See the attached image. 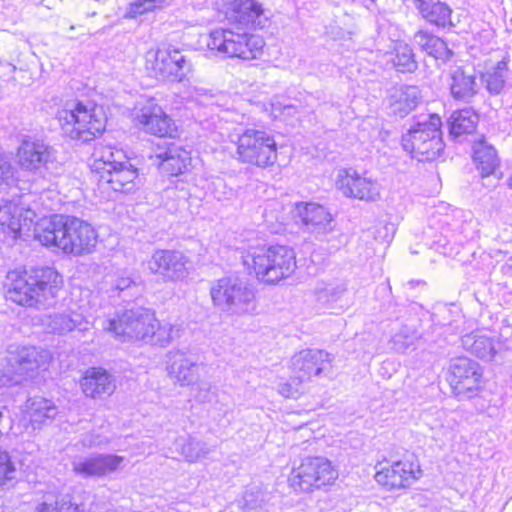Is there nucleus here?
Here are the masks:
<instances>
[{
    "label": "nucleus",
    "instance_id": "1",
    "mask_svg": "<svg viewBox=\"0 0 512 512\" xmlns=\"http://www.w3.org/2000/svg\"><path fill=\"white\" fill-rule=\"evenodd\" d=\"M34 236L43 246L74 255L89 253L97 243L93 227L78 218L42 219L35 226Z\"/></svg>",
    "mask_w": 512,
    "mask_h": 512
},
{
    "label": "nucleus",
    "instance_id": "2",
    "mask_svg": "<svg viewBox=\"0 0 512 512\" xmlns=\"http://www.w3.org/2000/svg\"><path fill=\"white\" fill-rule=\"evenodd\" d=\"M62 284L59 273L50 267L30 271L15 269L6 275V297L20 305L33 306L55 296Z\"/></svg>",
    "mask_w": 512,
    "mask_h": 512
},
{
    "label": "nucleus",
    "instance_id": "3",
    "mask_svg": "<svg viewBox=\"0 0 512 512\" xmlns=\"http://www.w3.org/2000/svg\"><path fill=\"white\" fill-rule=\"evenodd\" d=\"M242 260L257 280L265 284L278 283L296 269V254L286 245L250 246L243 253Z\"/></svg>",
    "mask_w": 512,
    "mask_h": 512
},
{
    "label": "nucleus",
    "instance_id": "4",
    "mask_svg": "<svg viewBox=\"0 0 512 512\" xmlns=\"http://www.w3.org/2000/svg\"><path fill=\"white\" fill-rule=\"evenodd\" d=\"M63 134L81 142L100 136L106 128L107 117L102 106L92 101L70 100L57 112Z\"/></svg>",
    "mask_w": 512,
    "mask_h": 512
},
{
    "label": "nucleus",
    "instance_id": "5",
    "mask_svg": "<svg viewBox=\"0 0 512 512\" xmlns=\"http://www.w3.org/2000/svg\"><path fill=\"white\" fill-rule=\"evenodd\" d=\"M230 139L236 146L235 159L242 164L266 168L277 161L276 141L264 130L246 128Z\"/></svg>",
    "mask_w": 512,
    "mask_h": 512
},
{
    "label": "nucleus",
    "instance_id": "6",
    "mask_svg": "<svg viewBox=\"0 0 512 512\" xmlns=\"http://www.w3.org/2000/svg\"><path fill=\"white\" fill-rule=\"evenodd\" d=\"M145 69L159 81L180 83L194 72V64L181 50L169 45L149 49L145 54Z\"/></svg>",
    "mask_w": 512,
    "mask_h": 512
},
{
    "label": "nucleus",
    "instance_id": "7",
    "mask_svg": "<svg viewBox=\"0 0 512 512\" xmlns=\"http://www.w3.org/2000/svg\"><path fill=\"white\" fill-rule=\"evenodd\" d=\"M213 305L228 314H244L254 309L255 293L250 284L237 276L222 277L210 288Z\"/></svg>",
    "mask_w": 512,
    "mask_h": 512
},
{
    "label": "nucleus",
    "instance_id": "8",
    "mask_svg": "<svg viewBox=\"0 0 512 512\" xmlns=\"http://www.w3.org/2000/svg\"><path fill=\"white\" fill-rule=\"evenodd\" d=\"M441 119L429 115L424 121L414 125L402 138V146L418 161L434 160L444 149L441 137Z\"/></svg>",
    "mask_w": 512,
    "mask_h": 512
},
{
    "label": "nucleus",
    "instance_id": "9",
    "mask_svg": "<svg viewBox=\"0 0 512 512\" xmlns=\"http://www.w3.org/2000/svg\"><path fill=\"white\" fill-rule=\"evenodd\" d=\"M265 42L258 35L232 29H215L209 34L207 47L210 50L242 60H252L262 54Z\"/></svg>",
    "mask_w": 512,
    "mask_h": 512
},
{
    "label": "nucleus",
    "instance_id": "10",
    "mask_svg": "<svg viewBox=\"0 0 512 512\" xmlns=\"http://www.w3.org/2000/svg\"><path fill=\"white\" fill-rule=\"evenodd\" d=\"M338 478V470L332 462L323 456L306 457L289 476L294 490L311 492L332 485Z\"/></svg>",
    "mask_w": 512,
    "mask_h": 512
},
{
    "label": "nucleus",
    "instance_id": "11",
    "mask_svg": "<svg viewBox=\"0 0 512 512\" xmlns=\"http://www.w3.org/2000/svg\"><path fill=\"white\" fill-rule=\"evenodd\" d=\"M157 325L155 314L145 308L125 311L118 320L108 319L103 322V329L114 333L123 340H140L148 343L151 331Z\"/></svg>",
    "mask_w": 512,
    "mask_h": 512
},
{
    "label": "nucleus",
    "instance_id": "12",
    "mask_svg": "<svg viewBox=\"0 0 512 512\" xmlns=\"http://www.w3.org/2000/svg\"><path fill=\"white\" fill-rule=\"evenodd\" d=\"M51 360L49 351L36 347H23L8 359L9 366L2 376L1 385H15L39 370L47 369Z\"/></svg>",
    "mask_w": 512,
    "mask_h": 512
},
{
    "label": "nucleus",
    "instance_id": "13",
    "mask_svg": "<svg viewBox=\"0 0 512 512\" xmlns=\"http://www.w3.org/2000/svg\"><path fill=\"white\" fill-rule=\"evenodd\" d=\"M447 379L456 396L470 399L482 387V370L477 362L467 357H459L451 361Z\"/></svg>",
    "mask_w": 512,
    "mask_h": 512
},
{
    "label": "nucleus",
    "instance_id": "14",
    "mask_svg": "<svg viewBox=\"0 0 512 512\" xmlns=\"http://www.w3.org/2000/svg\"><path fill=\"white\" fill-rule=\"evenodd\" d=\"M334 356L322 349H303L290 359V370L294 381L309 382L313 377L330 373Z\"/></svg>",
    "mask_w": 512,
    "mask_h": 512
},
{
    "label": "nucleus",
    "instance_id": "15",
    "mask_svg": "<svg viewBox=\"0 0 512 512\" xmlns=\"http://www.w3.org/2000/svg\"><path fill=\"white\" fill-rule=\"evenodd\" d=\"M187 263V257L179 251L158 249L147 261V268L163 282H177L188 276Z\"/></svg>",
    "mask_w": 512,
    "mask_h": 512
},
{
    "label": "nucleus",
    "instance_id": "16",
    "mask_svg": "<svg viewBox=\"0 0 512 512\" xmlns=\"http://www.w3.org/2000/svg\"><path fill=\"white\" fill-rule=\"evenodd\" d=\"M336 186L346 197L362 201L374 202L381 196V187L376 180L351 169L338 173Z\"/></svg>",
    "mask_w": 512,
    "mask_h": 512
},
{
    "label": "nucleus",
    "instance_id": "17",
    "mask_svg": "<svg viewBox=\"0 0 512 512\" xmlns=\"http://www.w3.org/2000/svg\"><path fill=\"white\" fill-rule=\"evenodd\" d=\"M422 471L418 462L403 459L386 463L375 474V480L389 489H401L412 485L420 478Z\"/></svg>",
    "mask_w": 512,
    "mask_h": 512
},
{
    "label": "nucleus",
    "instance_id": "18",
    "mask_svg": "<svg viewBox=\"0 0 512 512\" xmlns=\"http://www.w3.org/2000/svg\"><path fill=\"white\" fill-rule=\"evenodd\" d=\"M124 456L98 453L73 459L72 471L82 478H101L122 469Z\"/></svg>",
    "mask_w": 512,
    "mask_h": 512
},
{
    "label": "nucleus",
    "instance_id": "19",
    "mask_svg": "<svg viewBox=\"0 0 512 512\" xmlns=\"http://www.w3.org/2000/svg\"><path fill=\"white\" fill-rule=\"evenodd\" d=\"M200 365L195 356L184 350H171L166 355V372L176 385L190 386L198 382Z\"/></svg>",
    "mask_w": 512,
    "mask_h": 512
},
{
    "label": "nucleus",
    "instance_id": "20",
    "mask_svg": "<svg viewBox=\"0 0 512 512\" xmlns=\"http://www.w3.org/2000/svg\"><path fill=\"white\" fill-rule=\"evenodd\" d=\"M21 168L37 172L42 167L54 170L58 167L56 151L40 140H24L18 149Z\"/></svg>",
    "mask_w": 512,
    "mask_h": 512
},
{
    "label": "nucleus",
    "instance_id": "21",
    "mask_svg": "<svg viewBox=\"0 0 512 512\" xmlns=\"http://www.w3.org/2000/svg\"><path fill=\"white\" fill-rule=\"evenodd\" d=\"M145 132L159 137H173L177 131L175 122L156 103L145 105L136 116Z\"/></svg>",
    "mask_w": 512,
    "mask_h": 512
},
{
    "label": "nucleus",
    "instance_id": "22",
    "mask_svg": "<svg viewBox=\"0 0 512 512\" xmlns=\"http://www.w3.org/2000/svg\"><path fill=\"white\" fill-rule=\"evenodd\" d=\"M35 212L25 206L21 199L6 202L0 207V226L16 238L23 229H29Z\"/></svg>",
    "mask_w": 512,
    "mask_h": 512
},
{
    "label": "nucleus",
    "instance_id": "23",
    "mask_svg": "<svg viewBox=\"0 0 512 512\" xmlns=\"http://www.w3.org/2000/svg\"><path fill=\"white\" fill-rule=\"evenodd\" d=\"M296 217L310 233L323 235L331 232L332 216L330 212L317 203H298L295 207Z\"/></svg>",
    "mask_w": 512,
    "mask_h": 512
},
{
    "label": "nucleus",
    "instance_id": "24",
    "mask_svg": "<svg viewBox=\"0 0 512 512\" xmlns=\"http://www.w3.org/2000/svg\"><path fill=\"white\" fill-rule=\"evenodd\" d=\"M224 7L225 16L230 21L246 26H264L263 8L255 0H225Z\"/></svg>",
    "mask_w": 512,
    "mask_h": 512
},
{
    "label": "nucleus",
    "instance_id": "25",
    "mask_svg": "<svg viewBox=\"0 0 512 512\" xmlns=\"http://www.w3.org/2000/svg\"><path fill=\"white\" fill-rule=\"evenodd\" d=\"M99 185L108 186L115 192L131 193L140 185L138 169L128 160L108 172H102Z\"/></svg>",
    "mask_w": 512,
    "mask_h": 512
},
{
    "label": "nucleus",
    "instance_id": "26",
    "mask_svg": "<svg viewBox=\"0 0 512 512\" xmlns=\"http://www.w3.org/2000/svg\"><path fill=\"white\" fill-rule=\"evenodd\" d=\"M43 325L49 332L56 334H66L74 329L86 332L91 327L90 321L75 311H63L47 315L43 319Z\"/></svg>",
    "mask_w": 512,
    "mask_h": 512
},
{
    "label": "nucleus",
    "instance_id": "27",
    "mask_svg": "<svg viewBox=\"0 0 512 512\" xmlns=\"http://www.w3.org/2000/svg\"><path fill=\"white\" fill-rule=\"evenodd\" d=\"M80 384L84 394L93 399L111 395L116 388L112 375L102 368L87 370Z\"/></svg>",
    "mask_w": 512,
    "mask_h": 512
},
{
    "label": "nucleus",
    "instance_id": "28",
    "mask_svg": "<svg viewBox=\"0 0 512 512\" xmlns=\"http://www.w3.org/2000/svg\"><path fill=\"white\" fill-rule=\"evenodd\" d=\"M412 2L418 14L426 22L443 28L452 25V9L445 2L440 0H412Z\"/></svg>",
    "mask_w": 512,
    "mask_h": 512
},
{
    "label": "nucleus",
    "instance_id": "29",
    "mask_svg": "<svg viewBox=\"0 0 512 512\" xmlns=\"http://www.w3.org/2000/svg\"><path fill=\"white\" fill-rule=\"evenodd\" d=\"M161 169L170 174L178 175L185 172L191 164L190 153L175 144L169 145L164 151L156 154Z\"/></svg>",
    "mask_w": 512,
    "mask_h": 512
},
{
    "label": "nucleus",
    "instance_id": "30",
    "mask_svg": "<svg viewBox=\"0 0 512 512\" xmlns=\"http://www.w3.org/2000/svg\"><path fill=\"white\" fill-rule=\"evenodd\" d=\"M421 98V92L417 86L396 88L390 96L391 112L396 116L404 117L417 107Z\"/></svg>",
    "mask_w": 512,
    "mask_h": 512
},
{
    "label": "nucleus",
    "instance_id": "31",
    "mask_svg": "<svg viewBox=\"0 0 512 512\" xmlns=\"http://www.w3.org/2000/svg\"><path fill=\"white\" fill-rule=\"evenodd\" d=\"M57 413L58 409L53 402L42 397L31 398L26 403L25 418L33 430L40 429L47 421L53 420Z\"/></svg>",
    "mask_w": 512,
    "mask_h": 512
},
{
    "label": "nucleus",
    "instance_id": "32",
    "mask_svg": "<svg viewBox=\"0 0 512 512\" xmlns=\"http://www.w3.org/2000/svg\"><path fill=\"white\" fill-rule=\"evenodd\" d=\"M450 90L453 98L464 102L470 101L478 92L474 72H467L457 67L451 73Z\"/></svg>",
    "mask_w": 512,
    "mask_h": 512
},
{
    "label": "nucleus",
    "instance_id": "33",
    "mask_svg": "<svg viewBox=\"0 0 512 512\" xmlns=\"http://www.w3.org/2000/svg\"><path fill=\"white\" fill-rule=\"evenodd\" d=\"M128 160L123 150L111 145L99 144L94 149L91 167L101 175L102 172H108Z\"/></svg>",
    "mask_w": 512,
    "mask_h": 512
},
{
    "label": "nucleus",
    "instance_id": "34",
    "mask_svg": "<svg viewBox=\"0 0 512 512\" xmlns=\"http://www.w3.org/2000/svg\"><path fill=\"white\" fill-rule=\"evenodd\" d=\"M173 445L175 451L189 463H197L205 459L212 451L206 442L191 435L177 437Z\"/></svg>",
    "mask_w": 512,
    "mask_h": 512
},
{
    "label": "nucleus",
    "instance_id": "35",
    "mask_svg": "<svg viewBox=\"0 0 512 512\" xmlns=\"http://www.w3.org/2000/svg\"><path fill=\"white\" fill-rule=\"evenodd\" d=\"M462 345L466 350L484 360H492L497 349L495 341L483 334L471 333L462 337Z\"/></svg>",
    "mask_w": 512,
    "mask_h": 512
},
{
    "label": "nucleus",
    "instance_id": "36",
    "mask_svg": "<svg viewBox=\"0 0 512 512\" xmlns=\"http://www.w3.org/2000/svg\"><path fill=\"white\" fill-rule=\"evenodd\" d=\"M414 41L422 50L435 59H449L452 54L444 40L428 31H417L414 35Z\"/></svg>",
    "mask_w": 512,
    "mask_h": 512
},
{
    "label": "nucleus",
    "instance_id": "37",
    "mask_svg": "<svg viewBox=\"0 0 512 512\" xmlns=\"http://www.w3.org/2000/svg\"><path fill=\"white\" fill-rule=\"evenodd\" d=\"M473 159L483 177L492 174L498 166L495 149L483 140L474 145Z\"/></svg>",
    "mask_w": 512,
    "mask_h": 512
},
{
    "label": "nucleus",
    "instance_id": "38",
    "mask_svg": "<svg viewBox=\"0 0 512 512\" xmlns=\"http://www.w3.org/2000/svg\"><path fill=\"white\" fill-rule=\"evenodd\" d=\"M478 115L470 109L455 111L450 119V135L459 137L466 133H472L477 125Z\"/></svg>",
    "mask_w": 512,
    "mask_h": 512
},
{
    "label": "nucleus",
    "instance_id": "39",
    "mask_svg": "<svg viewBox=\"0 0 512 512\" xmlns=\"http://www.w3.org/2000/svg\"><path fill=\"white\" fill-rule=\"evenodd\" d=\"M420 337L421 335L415 327L404 324L392 335L390 343L395 352L405 353L407 350L415 348Z\"/></svg>",
    "mask_w": 512,
    "mask_h": 512
},
{
    "label": "nucleus",
    "instance_id": "40",
    "mask_svg": "<svg viewBox=\"0 0 512 512\" xmlns=\"http://www.w3.org/2000/svg\"><path fill=\"white\" fill-rule=\"evenodd\" d=\"M272 499V495L260 486H253L245 491L242 498L243 508L248 512L264 508Z\"/></svg>",
    "mask_w": 512,
    "mask_h": 512
},
{
    "label": "nucleus",
    "instance_id": "41",
    "mask_svg": "<svg viewBox=\"0 0 512 512\" xmlns=\"http://www.w3.org/2000/svg\"><path fill=\"white\" fill-rule=\"evenodd\" d=\"M84 506L82 503H78L73 500L70 495H63L58 498L54 505L49 503L47 500L40 503L35 512H84Z\"/></svg>",
    "mask_w": 512,
    "mask_h": 512
},
{
    "label": "nucleus",
    "instance_id": "42",
    "mask_svg": "<svg viewBox=\"0 0 512 512\" xmlns=\"http://www.w3.org/2000/svg\"><path fill=\"white\" fill-rule=\"evenodd\" d=\"M178 336V327L168 322L160 323L157 319V325L152 329L148 343L165 346L170 344Z\"/></svg>",
    "mask_w": 512,
    "mask_h": 512
},
{
    "label": "nucleus",
    "instance_id": "43",
    "mask_svg": "<svg viewBox=\"0 0 512 512\" xmlns=\"http://www.w3.org/2000/svg\"><path fill=\"white\" fill-rule=\"evenodd\" d=\"M393 63L400 72H412L417 68L412 48L404 43L396 45Z\"/></svg>",
    "mask_w": 512,
    "mask_h": 512
},
{
    "label": "nucleus",
    "instance_id": "44",
    "mask_svg": "<svg viewBox=\"0 0 512 512\" xmlns=\"http://www.w3.org/2000/svg\"><path fill=\"white\" fill-rule=\"evenodd\" d=\"M346 292V287L342 284H320L315 288V293L319 301L323 303H333L338 301Z\"/></svg>",
    "mask_w": 512,
    "mask_h": 512
},
{
    "label": "nucleus",
    "instance_id": "45",
    "mask_svg": "<svg viewBox=\"0 0 512 512\" xmlns=\"http://www.w3.org/2000/svg\"><path fill=\"white\" fill-rule=\"evenodd\" d=\"M17 469L8 451L0 449V486L16 478Z\"/></svg>",
    "mask_w": 512,
    "mask_h": 512
},
{
    "label": "nucleus",
    "instance_id": "46",
    "mask_svg": "<svg viewBox=\"0 0 512 512\" xmlns=\"http://www.w3.org/2000/svg\"><path fill=\"white\" fill-rule=\"evenodd\" d=\"M14 183L12 164L7 157L0 155V187H3L5 190L14 185Z\"/></svg>",
    "mask_w": 512,
    "mask_h": 512
},
{
    "label": "nucleus",
    "instance_id": "47",
    "mask_svg": "<svg viewBox=\"0 0 512 512\" xmlns=\"http://www.w3.org/2000/svg\"><path fill=\"white\" fill-rule=\"evenodd\" d=\"M299 380L294 381L292 374L291 381L279 384L278 393L285 398H298L302 393V384Z\"/></svg>",
    "mask_w": 512,
    "mask_h": 512
},
{
    "label": "nucleus",
    "instance_id": "48",
    "mask_svg": "<svg viewBox=\"0 0 512 512\" xmlns=\"http://www.w3.org/2000/svg\"><path fill=\"white\" fill-rule=\"evenodd\" d=\"M141 284V278L136 273L119 276L115 281V289L118 291H125L128 289L137 288Z\"/></svg>",
    "mask_w": 512,
    "mask_h": 512
},
{
    "label": "nucleus",
    "instance_id": "49",
    "mask_svg": "<svg viewBox=\"0 0 512 512\" xmlns=\"http://www.w3.org/2000/svg\"><path fill=\"white\" fill-rule=\"evenodd\" d=\"M81 442L85 448H94L107 445L110 442V439L107 436L93 431L84 435Z\"/></svg>",
    "mask_w": 512,
    "mask_h": 512
},
{
    "label": "nucleus",
    "instance_id": "50",
    "mask_svg": "<svg viewBox=\"0 0 512 512\" xmlns=\"http://www.w3.org/2000/svg\"><path fill=\"white\" fill-rule=\"evenodd\" d=\"M170 0H136L132 5L134 13L142 14L167 4Z\"/></svg>",
    "mask_w": 512,
    "mask_h": 512
},
{
    "label": "nucleus",
    "instance_id": "51",
    "mask_svg": "<svg viewBox=\"0 0 512 512\" xmlns=\"http://www.w3.org/2000/svg\"><path fill=\"white\" fill-rule=\"evenodd\" d=\"M281 207H282L281 204L278 202L270 203L268 205V207L263 212L265 221L268 223H272L275 220L276 222L283 223L284 217H282L278 214Z\"/></svg>",
    "mask_w": 512,
    "mask_h": 512
},
{
    "label": "nucleus",
    "instance_id": "52",
    "mask_svg": "<svg viewBox=\"0 0 512 512\" xmlns=\"http://www.w3.org/2000/svg\"><path fill=\"white\" fill-rule=\"evenodd\" d=\"M503 85L504 79L500 75L496 73L493 75H489L487 79V88L489 89L490 92L495 94L499 93L503 88Z\"/></svg>",
    "mask_w": 512,
    "mask_h": 512
},
{
    "label": "nucleus",
    "instance_id": "53",
    "mask_svg": "<svg viewBox=\"0 0 512 512\" xmlns=\"http://www.w3.org/2000/svg\"><path fill=\"white\" fill-rule=\"evenodd\" d=\"M395 228L392 224H384L377 230L376 238H381L385 242H390L394 236Z\"/></svg>",
    "mask_w": 512,
    "mask_h": 512
},
{
    "label": "nucleus",
    "instance_id": "54",
    "mask_svg": "<svg viewBox=\"0 0 512 512\" xmlns=\"http://www.w3.org/2000/svg\"><path fill=\"white\" fill-rule=\"evenodd\" d=\"M433 437L444 443L445 440H453L455 435L452 429L445 428L444 425L441 424L440 429L434 431Z\"/></svg>",
    "mask_w": 512,
    "mask_h": 512
},
{
    "label": "nucleus",
    "instance_id": "55",
    "mask_svg": "<svg viewBox=\"0 0 512 512\" xmlns=\"http://www.w3.org/2000/svg\"><path fill=\"white\" fill-rule=\"evenodd\" d=\"M297 108L294 105L288 104L282 107L281 113L286 116H294Z\"/></svg>",
    "mask_w": 512,
    "mask_h": 512
},
{
    "label": "nucleus",
    "instance_id": "56",
    "mask_svg": "<svg viewBox=\"0 0 512 512\" xmlns=\"http://www.w3.org/2000/svg\"><path fill=\"white\" fill-rule=\"evenodd\" d=\"M280 106H274V111L280 110Z\"/></svg>",
    "mask_w": 512,
    "mask_h": 512
}]
</instances>
